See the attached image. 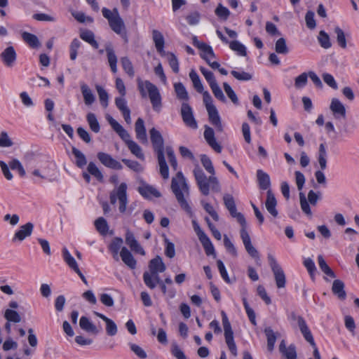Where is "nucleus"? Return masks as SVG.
Returning <instances> with one entry per match:
<instances>
[{"instance_id": "nucleus-1", "label": "nucleus", "mask_w": 359, "mask_h": 359, "mask_svg": "<svg viewBox=\"0 0 359 359\" xmlns=\"http://www.w3.org/2000/svg\"><path fill=\"white\" fill-rule=\"evenodd\" d=\"M201 161L210 175L208 177L203 170L198 166H195L193 173L201 193L204 196L209 195L210 191L219 192L221 187L218 179L215 177V170L210 158L205 154L201 156Z\"/></svg>"}, {"instance_id": "nucleus-2", "label": "nucleus", "mask_w": 359, "mask_h": 359, "mask_svg": "<svg viewBox=\"0 0 359 359\" xmlns=\"http://www.w3.org/2000/svg\"><path fill=\"white\" fill-rule=\"evenodd\" d=\"M171 189L181 208L188 213L191 212V208L187 201L189 196V187L182 172H177L176 176L172 177Z\"/></svg>"}, {"instance_id": "nucleus-3", "label": "nucleus", "mask_w": 359, "mask_h": 359, "mask_svg": "<svg viewBox=\"0 0 359 359\" xmlns=\"http://www.w3.org/2000/svg\"><path fill=\"white\" fill-rule=\"evenodd\" d=\"M149 135L154 149L157 154L161 175L163 179L167 180L169 177V171L164 156V140L163 136L155 128L150 129Z\"/></svg>"}, {"instance_id": "nucleus-4", "label": "nucleus", "mask_w": 359, "mask_h": 359, "mask_svg": "<svg viewBox=\"0 0 359 359\" xmlns=\"http://www.w3.org/2000/svg\"><path fill=\"white\" fill-rule=\"evenodd\" d=\"M138 90L142 97L148 94L152 107L155 111L159 112L162 107V98L158 88L149 81L137 79Z\"/></svg>"}, {"instance_id": "nucleus-5", "label": "nucleus", "mask_w": 359, "mask_h": 359, "mask_svg": "<svg viewBox=\"0 0 359 359\" xmlns=\"http://www.w3.org/2000/svg\"><path fill=\"white\" fill-rule=\"evenodd\" d=\"M103 16L108 20L109 25L111 30L119 35L126 43L128 41L126 27L123 20L120 16L116 8L111 11L107 8L102 10Z\"/></svg>"}, {"instance_id": "nucleus-6", "label": "nucleus", "mask_w": 359, "mask_h": 359, "mask_svg": "<svg viewBox=\"0 0 359 359\" xmlns=\"http://www.w3.org/2000/svg\"><path fill=\"white\" fill-rule=\"evenodd\" d=\"M110 202L111 204H115L116 201H119V207L118 210L120 212L123 213L126 210V207L128 204V197H127V184L125 182H122L119 184V186L114 189L109 196Z\"/></svg>"}, {"instance_id": "nucleus-7", "label": "nucleus", "mask_w": 359, "mask_h": 359, "mask_svg": "<svg viewBox=\"0 0 359 359\" xmlns=\"http://www.w3.org/2000/svg\"><path fill=\"white\" fill-rule=\"evenodd\" d=\"M320 194L316 193L313 190H310L308 193L307 198L304 193H299V203L302 212L309 216L312 217V212L310 208V205L316 206L318 201L320 199Z\"/></svg>"}, {"instance_id": "nucleus-8", "label": "nucleus", "mask_w": 359, "mask_h": 359, "mask_svg": "<svg viewBox=\"0 0 359 359\" xmlns=\"http://www.w3.org/2000/svg\"><path fill=\"white\" fill-rule=\"evenodd\" d=\"M222 317V325L224 328V337L226 344L230 351V352L234 355L236 356L237 353V347L233 339V332L231 328V323L229 320V318L224 311H222L221 313Z\"/></svg>"}, {"instance_id": "nucleus-9", "label": "nucleus", "mask_w": 359, "mask_h": 359, "mask_svg": "<svg viewBox=\"0 0 359 359\" xmlns=\"http://www.w3.org/2000/svg\"><path fill=\"white\" fill-rule=\"evenodd\" d=\"M268 259L269 262V265L271 266V271L273 273L276 284L278 288H283L285 287L286 284V277L285 274L279 265V264L276 260L275 257L271 255H269Z\"/></svg>"}, {"instance_id": "nucleus-10", "label": "nucleus", "mask_w": 359, "mask_h": 359, "mask_svg": "<svg viewBox=\"0 0 359 359\" xmlns=\"http://www.w3.org/2000/svg\"><path fill=\"white\" fill-rule=\"evenodd\" d=\"M180 114L184 123L189 128L196 129L198 128L197 121L194 116L192 108L187 102H182Z\"/></svg>"}, {"instance_id": "nucleus-11", "label": "nucleus", "mask_w": 359, "mask_h": 359, "mask_svg": "<svg viewBox=\"0 0 359 359\" xmlns=\"http://www.w3.org/2000/svg\"><path fill=\"white\" fill-rule=\"evenodd\" d=\"M97 156L100 163L107 168L114 170H121L123 168L120 162L107 153L99 152Z\"/></svg>"}, {"instance_id": "nucleus-12", "label": "nucleus", "mask_w": 359, "mask_h": 359, "mask_svg": "<svg viewBox=\"0 0 359 359\" xmlns=\"http://www.w3.org/2000/svg\"><path fill=\"white\" fill-rule=\"evenodd\" d=\"M34 227V224L32 222H27L20 226L13 237V242L16 241L22 242L26 238L29 237L33 232Z\"/></svg>"}, {"instance_id": "nucleus-13", "label": "nucleus", "mask_w": 359, "mask_h": 359, "mask_svg": "<svg viewBox=\"0 0 359 359\" xmlns=\"http://www.w3.org/2000/svg\"><path fill=\"white\" fill-rule=\"evenodd\" d=\"M241 238L245 246L247 252L255 259H259V252L257 249L252 245L250 235L247 230L241 231Z\"/></svg>"}, {"instance_id": "nucleus-14", "label": "nucleus", "mask_w": 359, "mask_h": 359, "mask_svg": "<svg viewBox=\"0 0 359 359\" xmlns=\"http://www.w3.org/2000/svg\"><path fill=\"white\" fill-rule=\"evenodd\" d=\"M4 64L8 67H12L16 61L17 54L13 46H8L0 54Z\"/></svg>"}, {"instance_id": "nucleus-15", "label": "nucleus", "mask_w": 359, "mask_h": 359, "mask_svg": "<svg viewBox=\"0 0 359 359\" xmlns=\"http://www.w3.org/2000/svg\"><path fill=\"white\" fill-rule=\"evenodd\" d=\"M330 109L336 119L345 118L346 108L337 98H332L330 105Z\"/></svg>"}, {"instance_id": "nucleus-16", "label": "nucleus", "mask_w": 359, "mask_h": 359, "mask_svg": "<svg viewBox=\"0 0 359 359\" xmlns=\"http://www.w3.org/2000/svg\"><path fill=\"white\" fill-rule=\"evenodd\" d=\"M137 190L144 198L147 199L159 198L161 196V193L155 187L145 182H142Z\"/></svg>"}, {"instance_id": "nucleus-17", "label": "nucleus", "mask_w": 359, "mask_h": 359, "mask_svg": "<svg viewBox=\"0 0 359 359\" xmlns=\"http://www.w3.org/2000/svg\"><path fill=\"white\" fill-rule=\"evenodd\" d=\"M203 135L204 138L206 140L207 143L209 144V146L211 147V148L214 149L216 152L221 153L222 147L216 141V139L215 137L214 130L212 128L205 126Z\"/></svg>"}, {"instance_id": "nucleus-18", "label": "nucleus", "mask_w": 359, "mask_h": 359, "mask_svg": "<svg viewBox=\"0 0 359 359\" xmlns=\"http://www.w3.org/2000/svg\"><path fill=\"white\" fill-rule=\"evenodd\" d=\"M135 132L136 138L142 144H147L148 139L147 135L146 128L144 126V120L142 118H138L135 124Z\"/></svg>"}, {"instance_id": "nucleus-19", "label": "nucleus", "mask_w": 359, "mask_h": 359, "mask_svg": "<svg viewBox=\"0 0 359 359\" xmlns=\"http://www.w3.org/2000/svg\"><path fill=\"white\" fill-rule=\"evenodd\" d=\"M276 205L277 201L275 195L271 189L267 190L265 206L267 211L274 217H276L278 215V210H276Z\"/></svg>"}, {"instance_id": "nucleus-20", "label": "nucleus", "mask_w": 359, "mask_h": 359, "mask_svg": "<svg viewBox=\"0 0 359 359\" xmlns=\"http://www.w3.org/2000/svg\"><path fill=\"white\" fill-rule=\"evenodd\" d=\"M207 111L210 122L216 128L218 132H222L223 126L216 107L207 109Z\"/></svg>"}, {"instance_id": "nucleus-21", "label": "nucleus", "mask_w": 359, "mask_h": 359, "mask_svg": "<svg viewBox=\"0 0 359 359\" xmlns=\"http://www.w3.org/2000/svg\"><path fill=\"white\" fill-rule=\"evenodd\" d=\"M193 44L202 51L201 56L203 58V56L215 57V55L213 52L212 47L205 43L201 42L198 40L196 36H194L192 39Z\"/></svg>"}, {"instance_id": "nucleus-22", "label": "nucleus", "mask_w": 359, "mask_h": 359, "mask_svg": "<svg viewBox=\"0 0 359 359\" xmlns=\"http://www.w3.org/2000/svg\"><path fill=\"white\" fill-rule=\"evenodd\" d=\"M93 313L106 323V332L108 335L114 336L117 334V326L111 319L97 311H93Z\"/></svg>"}, {"instance_id": "nucleus-23", "label": "nucleus", "mask_w": 359, "mask_h": 359, "mask_svg": "<svg viewBox=\"0 0 359 359\" xmlns=\"http://www.w3.org/2000/svg\"><path fill=\"white\" fill-rule=\"evenodd\" d=\"M152 39L155 44L156 50L161 54V55H165V40L162 33L157 29H154L152 31Z\"/></svg>"}, {"instance_id": "nucleus-24", "label": "nucleus", "mask_w": 359, "mask_h": 359, "mask_svg": "<svg viewBox=\"0 0 359 359\" xmlns=\"http://www.w3.org/2000/svg\"><path fill=\"white\" fill-rule=\"evenodd\" d=\"M120 256L123 263L131 269L136 268L137 262L132 253L126 247H123L120 251Z\"/></svg>"}, {"instance_id": "nucleus-25", "label": "nucleus", "mask_w": 359, "mask_h": 359, "mask_svg": "<svg viewBox=\"0 0 359 359\" xmlns=\"http://www.w3.org/2000/svg\"><path fill=\"white\" fill-rule=\"evenodd\" d=\"M105 51L107 53L108 62L111 70L114 73H116L117 72V57L115 55L113 46L111 43H108L105 45Z\"/></svg>"}, {"instance_id": "nucleus-26", "label": "nucleus", "mask_w": 359, "mask_h": 359, "mask_svg": "<svg viewBox=\"0 0 359 359\" xmlns=\"http://www.w3.org/2000/svg\"><path fill=\"white\" fill-rule=\"evenodd\" d=\"M345 285L342 280L337 279L333 281L332 292L339 299L344 300L346 297V293L344 290Z\"/></svg>"}, {"instance_id": "nucleus-27", "label": "nucleus", "mask_w": 359, "mask_h": 359, "mask_svg": "<svg viewBox=\"0 0 359 359\" xmlns=\"http://www.w3.org/2000/svg\"><path fill=\"white\" fill-rule=\"evenodd\" d=\"M298 327L305 340L309 342L311 346H314L315 341L304 319H300V323Z\"/></svg>"}, {"instance_id": "nucleus-28", "label": "nucleus", "mask_w": 359, "mask_h": 359, "mask_svg": "<svg viewBox=\"0 0 359 359\" xmlns=\"http://www.w3.org/2000/svg\"><path fill=\"white\" fill-rule=\"evenodd\" d=\"M81 91L82 95L83 97L84 103L86 105L90 106L91 105L95 100V97L93 93L92 90L89 88V86L85 83H81Z\"/></svg>"}, {"instance_id": "nucleus-29", "label": "nucleus", "mask_w": 359, "mask_h": 359, "mask_svg": "<svg viewBox=\"0 0 359 359\" xmlns=\"http://www.w3.org/2000/svg\"><path fill=\"white\" fill-rule=\"evenodd\" d=\"M149 272H164L166 266L161 257L156 256L152 259L149 264Z\"/></svg>"}, {"instance_id": "nucleus-30", "label": "nucleus", "mask_w": 359, "mask_h": 359, "mask_svg": "<svg viewBox=\"0 0 359 359\" xmlns=\"http://www.w3.org/2000/svg\"><path fill=\"white\" fill-rule=\"evenodd\" d=\"M79 325L82 330L93 334H97L100 332V330L86 316L80 318Z\"/></svg>"}, {"instance_id": "nucleus-31", "label": "nucleus", "mask_w": 359, "mask_h": 359, "mask_svg": "<svg viewBox=\"0 0 359 359\" xmlns=\"http://www.w3.org/2000/svg\"><path fill=\"white\" fill-rule=\"evenodd\" d=\"M257 178L259 188L263 190H269V188L271 185L269 175L262 170H258L257 171Z\"/></svg>"}, {"instance_id": "nucleus-32", "label": "nucleus", "mask_w": 359, "mask_h": 359, "mask_svg": "<svg viewBox=\"0 0 359 359\" xmlns=\"http://www.w3.org/2000/svg\"><path fill=\"white\" fill-rule=\"evenodd\" d=\"M174 89L177 98L181 101H183V102H187L189 97L188 92L183 83L181 82L174 83Z\"/></svg>"}, {"instance_id": "nucleus-33", "label": "nucleus", "mask_w": 359, "mask_h": 359, "mask_svg": "<svg viewBox=\"0 0 359 359\" xmlns=\"http://www.w3.org/2000/svg\"><path fill=\"white\" fill-rule=\"evenodd\" d=\"M21 35L23 41L31 48H36L40 46L41 43L36 35L27 32H23Z\"/></svg>"}, {"instance_id": "nucleus-34", "label": "nucleus", "mask_w": 359, "mask_h": 359, "mask_svg": "<svg viewBox=\"0 0 359 359\" xmlns=\"http://www.w3.org/2000/svg\"><path fill=\"white\" fill-rule=\"evenodd\" d=\"M122 244H123L122 238L116 237L111 241V242L109 246V250L113 254V257L116 261L118 260V252L120 250H121Z\"/></svg>"}, {"instance_id": "nucleus-35", "label": "nucleus", "mask_w": 359, "mask_h": 359, "mask_svg": "<svg viewBox=\"0 0 359 359\" xmlns=\"http://www.w3.org/2000/svg\"><path fill=\"white\" fill-rule=\"evenodd\" d=\"M62 255L67 264L75 272H79V268L75 259L72 256L66 248H64L62 250Z\"/></svg>"}, {"instance_id": "nucleus-36", "label": "nucleus", "mask_w": 359, "mask_h": 359, "mask_svg": "<svg viewBox=\"0 0 359 359\" xmlns=\"http://www.w3.org/2000/svg\"><path fill=\"white\" fill-rule=\"evenodd\" d=\"M80 37L81 39L90 44L94 48H98L99 44L95 39V34L92 31L85 30L81 32Z\"/></svg>"}, {"instance_id": "nucleus-37", "label": "nucleus", "mask_w": 359, "mask_h": 359, "mask_svg": "<svg viewBox=\"0 0 359 359\" xmlns=\"http://www.w3.org/2000/svg\"><path fill=\"white\" fill-rule=\"evenodd\" d=\"M318 161L321 170H325L327 168V151L323 143L319 146Z\"/></svg>"}, {"instance_id": "nucleus-38", "label": "nucleus", "mask_w": 359, "mask_h": 359, "mask_svg": "<svg viewBox=\"0 0 359 359\" xmlns=\"http://www.w3.org/2000/svg\"><path fill=\"white\" fill-rule=\"evenodd\" d=\"M199 241L201 243V244L205 250V254L208 256L212 255L214 257H216L215 248H214L212 242L210 241V238H208V236H207L200 239Z\"/></svg>"}, {"instance_id": "nucleus-39", "label": "nucleus", "mask_w": 359, "mask_h": 359, "mask_svg": "<svg viewBox=\"0 0 359 359\" xmlns=\"http://www.w3.org/2000/svg\"><path fill=\"white\" fill-rule=\"evenodd\" d=\"M126 144L133 155L141 160L144 159V155L142 152V148L135 141L130 140Z\"/></svg>"}, {"instance_id": "nucleus-40", "label": "nucleus", "mask_w": 359, "mask_h": 359, "mask_svg": "<svg viewBox=\"0 0 359 359\" xmlns=\"http://www.w3.org/2000/svg\"><path fill=\"white\" fill-rule=\"evenodd\" d=\"M318 262L320 269L321 271L326 274L327 276L334 278L336 277L334 271L330 269V267L327 264L325 260L324 259L322 255L318 256Z\"/></svg>"}, {"instance_id": "nucleus-41", "label": "nucleus", "mask_w": 359, "mask_h": 359, "mask_svg": "<svg viewBox=\"0 0 359 359\" xmlns=\"http://www.w3.org/2000/svg\"><path fill=\"white\" fill-rule=\"evenodd\" d=\"M86 119L89 127L93 132L95 133L100 132V126L96 116L93 113H88L86 116Z\"/></svg>"}, {"instance_id": "nucleus-42", "label": "nucleus", "mask_w": 359, "mask_h": 359, "mask_svg": "<svg viewBox=\"0 0 359 359\" xmlns=\"http://www.w3.org/2000/svg\"><path fill=\"white\" fill-rule=\"evenodd\" d=\"M334 33L337 35V42L338 45L343 49L346 48L347 43L346 36H347L344 32L339 27H335Z\"/></svg>"}, {"instance_id": "nucleus-43", "label": "nucleus", "mask_w": 359, "mask_h": 359, "mask_svg": "<svg viewBox=\"0 0 359 359\" xmlns=\"http://www.w3.org/2000/svg\"><path fill=\"white\" fill-rule=\"evenodd\" d=\"M229 48L236 52L241 56H245L247 55L246 48L238 41L234 40L229 43Z\"/></svg>"}, {"instance_id": "nucleus-44", "label": "nucleus", "mask_w": 359, "mask_h": 359, "mask_svg": "<svg viewBox=\"0 0 359 359\" xmlns=\"http://www.w3.org/2000/svg\"><path fill=\"white\" fill-rule=\"evenodd\" d=\"M318 41L320 46L323 48L327 49L332 46L329 35L323 30L320 31Z\"/></svg>"}, {"instance_id": "nucleus-45", "label": "nucleus", "mask_w": 359, "mask_h": 359, "mask_svg": "<svg viewBox=\"0 0 359 359\" xmlns=\"http://www.w3.org/2000/svg\"><path fill=\"white\" fill-rule=\"evenodd\" d=\"M72 154L76 158V164L79 168H83L86 165L87 161L85 155L76 147L72 148Z\"/></svg>"}, {"instance_id": "nucleus-46", "label": "nucleus", "mask_w": 359, "mask_h": 359, "mask_svg": "<svg viewBox=\"0 0 359 359\" xmlns=\"http://www.w3.org/2000/svg\"><path fill=\"white\" fill-rule=\"evenodd\" d=\"M189 77L193 83V86L195 88V89L198 93H203V86L201 81V79L198 74L194 70H191L189 72Z\"/></svg>"}, {"instance_id": "nucleus-47", "label": "nucleus", "mask_w": 359, "mask_h": 359, "mask_svg": "<svg viewBox=\"0 0 359 359\" xmlns=\"http://www.w3.org/2000/svg\"><path fill=\"white\" fill-rule=\"evenodd\" d=\"M101 104L106 108L109 103V95L107 92L100 86H95Z\"/></svg>"}, {"instance_id": "nucleus-48", "label": "nucleus", "mask_w": 359, "mask_h": 359, "mask_svg": "<svg viewBox=\"0 0 359 359\" xmlns=\"http://www.w3.org/2000/svg\"><path fill=\"white\" fill-rule=\"evenodd\" d=\"M267 337V348L268 350L271 351L274 348V344L276 341V336L273 331L270 327H266L264 330Z\"/></svg>"}, {"instance_id": "nucleus-49", "label": "nucleus", "mask_w": 359, "mask_h": 359, "mask_svg": "<svg viewBox=\"0 0 359 359\" xmlns=\"http://www.w3.org/2000/svg\"><path fill=\"white\" fill-rule=\"evenodd\" d=\"M88 172L94 176L99 182L103 181V175L97 168V166L93 163L90 162L87 168Z\"/></svg>"}, {"instance_id": "nucleus-50", "label": "nucleus", "mask_w": 359, "mask_h": 359, "mask_svg": "<svg viewBox=\"0 0 359 359\" xmlns=\"http://www.w3.org/2000/svg\"><path fill=\"white\" fill-rule=\"evenodd\" d=\"M275 50L278 54L286 55L288 53L289 49L286 45V41L284 38H280L276 41Z\"/></svg>"}, {"instance_id": "nucleus-51", "label": "nucleus", "mask_w": 359, "mask_h": 359, "mask_svg": "<svg viewBox=\"0 0 359 359\" xmlns=\"http://www.w3.org/2000/svg\"><path fill=\"white\" fill-rule=\"evenodd\" d=\"M97 230L102 235H105L109 229L107 222L103 217H99L95 221Z\"/></svg>"}, {"instance_id": "nucleus-52", "label": "nucleus", "mask_w": 359, "mask_h": 359, "mask_svg": "<svg viewBox=\"0 0 359 359\" xmlns=\"http://www.w3.org/2000/svg\"><path fill=\"white\" fill-rule=\"evenodd\" d=\"M215 13L217 17L224 20H227L230 15V11L229 9L221 4H218Z\"/></svg>"}, {"instance_id": "nucleus-53", "label": "nucleus", "mask_w": 359, "mask_h": 359, "mask_svg": "<svg viewBox=\"0 0 359 359\" xmlns=\"http://www.w3.org/2000/svg\"><path fill=\"white\" fill-rule=\"evenodd\" d=\"M5 318L9 322L20 323L21 318L19 313L12 309H6L4 313Z\"/></svg>"}, {"instance_id": "nucleus-54", "label": "nucleus", "mask_w": 359, "mask_h": 359, "mask_svg": "<svg viewBox=\"0 0 359 359\" xmlns=\"http://www.w3.org/2000/svg\"><path fill=\"white\" fill-rule=\"evenodd\" d=\"M121 65L124 71L130 76L133 77L135 74L133 66L130 60L127 57H124L121 58Z\"/></svg>"}, {"instance_id": "nucleus-55", "label": "nucleus", "mask_w": 359, "mask_h": 359, "mask_svg": "<svg viewBox=\"0 0 359 359\" xmlns=\"http://www.w3.org/2000/svg\"><path fill=\"white\" fill-rule=\"evenodd\" d=\"M122 162L130 170L136 172H140L143 170V167L137 161L123 158Z\"/></svg>"}, {"instance_id": "nucleus-56", "label": "nucleus", "mask_w": 359, "mask_h": 359, "mask_svg": "<svg viewBox=\"0 0 359 359\" xmlns=\"http://www.w3.org/2000/svg\"><path fill=\"white\" fill-rule=\"evenodd\" d=\"M210 87L212 91L213 95L217 100H219L223 102H226V97L224 96V95L221 88L219 86L217 82L214 83L213 85H211Z\"/></svg>"}, {"instance_id": "nucleus-57", "label": "nucleus", "mask_w": 359, "mask_h": 359, "mask_svg": "<svg viewBox=\"0 0 359 359\" xmlns=\"http://www.w3.org/2000/svg\"><path fill=\"white\" fill-rule=\"evenodd\" d=\"M223 87H224V90L225 93H226L229 98L231 100V102L235 104H238V97H237L236 94L235 93V92L233 91V90L232 89V88L230 86V85L229 83L224 82L223 83Z\"/></svg>"}, {"instance_id": "nucleus-58", "label": "nucleus", "mask_w": 359, "mask_h": 359, "mask_svg": "<svg viewBox=\"0 0 359 359\" xmlns=\"http://www.w3.org/2000/svg\"><path fill=\"white\" fill-rule=\"evenodd\" d=\"M123 97L124 96H121L115 98V104L122 114L130 111Z\"/></svg>"}, {"instance_id": "nucleus-59", "label": "nucleus", "mask_w": 359, "mask_h": 359, "mask_svg": "<svg viewBox=\"0 0 359 359\" xmlns=\"http://www.w3.org/2000/svg\"><path fill=\"white\" fill-rule=\"evenodd\" d=\"M230 215H231L232 217L236 218L238 222L241 224V231H243V229L247 230V222L243 214L237 212V210L236 209L235 210L231 212Z\"/></svg>"}, {"instance_id": "nucleus-60", "label": "nucleus", "mask_w": 359, "mask_h": 359, "mask_svg": "<svg viewBox=\"0 0 359 359\" xmlns=\"http://www.w3.org/2000/svg\"><path fill=\"white\" fill-rule=\"evenodd\" d=\"M230 215H231L232 217L236 218L238 222L241 224V231H243V229L247 230V222L243 214L237 212V210L236 209L235 210L231 212Z\"/></svg>"}, {"instance_id": "nucleus-61", "label": "nucleus", "mask_w": 359, "mask_h": 359, "mask_svg": "<svg viewBox=\"0 0 359 359\" xmlns=\"http://www.w3.org/2000/svg\"><path fill=\"white\" fill-rule=\"evenodd\" d=\"M9 167L12 170H17L20 176L25 177L26 175L25 170L22 165V163L20 162L18 159H13L11 161L9 162Z\"/></svg>"}, {"instance_id": "nucleus-62", "label": "nucleus", "mask_w": 359, "mask_h": 359, "mask_svg": "<svg viewBox=\"0 0 359 359\" xmlns=\"http://www.w3.org/2000/svg\"><path fill=\"white\" fill-rule=\"evenodd\" d=\"M129 346L130 350L140 359H145L147 357L146 351L140 346L130 343Z\"/></svg>"}, {"instance_id": "nucleus-63", "label": "nucleus", "mask_w": 359, "mask_h": 359, "mask_svg": "<svg viewBox=\"0 0 359 359\" xmlns=\"http://www.w3.org/2000/svg\"><path fill=\"white\" fill-rule=\"evenodd\" d=\"M200 71L205 77V80L207 81L210 86L217 83L215 77L212 72L209 71L208 69H205L203 67H200Z\"/></svg>"}, {"instance_id": "nucleus-64", "label": "nucleus", "mask_w": 359, "mask_h": 359, "mask_svg": "<svg viewBox=\"0 0 359 359\" xmlns=\"http://www.w3.org/2000/svg\"><path fill=\"white\" fill-rule=\"evenodd\" d=\"M143 281L146 286L150 290L154 289L157 284L149 271H145L143 273Z\"/></svg>"}]
</instances>
